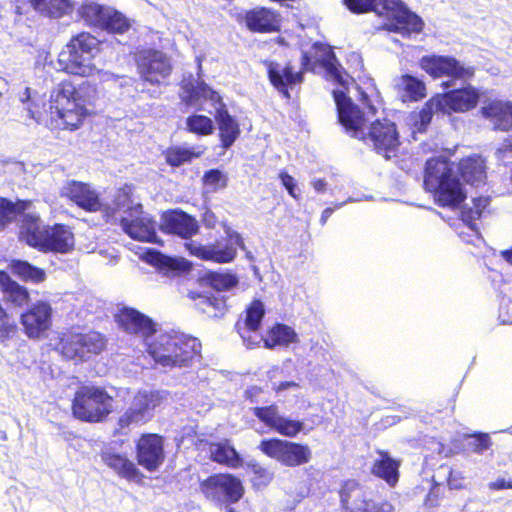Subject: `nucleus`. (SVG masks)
Listing matches in <instances>:
<instances>
[{
  "mask_svg": "<svg viewBox=\"0 0 512 512\" xmlns=\"http://www.w3.org/2000/svg\"><path fill=\"white\" fill-rule=\"evenodd\" d=\"M146 352L158 366L185 369L202 358V343L193 336L164 332L146 343Z\"/></svg>",
  "mask_w": 512,
  "mask_h": 512,
  "instance_id": "obj_1",
  "label": "nucleus"
},
{
  "mask_svg": "<svg viewBox=\"0 0 512 512\" xmlns=\"http://www.w3.org/2000/svg\"><path fill=\"white\" fill-rule=\"evenodd\" d=\"M423 183L440 207L456 209L466 199L463 185L455 175L454 163L447 158L432 157L426 161Z\"/></svg>",
  "mask_w": 512,
  "mask_h": 512,
  "instance_id": "obj_2",
  "label": "nucleus"
},
{
  "mask_svg": "<svg viewBox=\"0 0 512 512\" xmlns=\"http://www.w3.org/2000/svg\"><path fill=\"white\" fill-rule=\"evenodd\" d=\"M40 217L26 214L22 217L21 238L25 243L42 253L65 254L74 249V233L64 223L39 226Z\"/></svg>",
  "mask_w": 512,
  "mask_h": 512,
  "instance_id": "obj_3",
  "label": "nucleus"
},
{
  "mask_svg": "<svg viewBox=\"0 0 512 512\" xmlns=\"http://www.w3.org/2000/svg\"><path fill=\"white\" fill-rule=\"evenodd\" d=\"M102 44L88 31L72 36L58 55L60 70L80 77L93 75L97 70L93 61L101 53Z\"/></svg>",
  "mask_w": 512,
  "mask_h": 512,
  "instance_id": "obj_4",
  "label": "nucleus"
},
{
  "mask_svg": "<svg viewBox=\"0 0 512 512\" xmlns=\"http://www.w3.org/2000/svg\"><path fill=\"white\" fill-rule=\"evenodd\" d=\"M114 403V397L103 386L81 384L73 394L71 411L81 422L102 423L114 411Z\"/></svg>",
  "mask_w": 512,
  "mask_h": 512,
  "instance_id": "obj_5",
  "label": "nucleus"
},
{
  "mask_svg": "<svg viewBox=\"0 0 512 512\" xmlns=\"http://www.w3.org/2000/svg\"><path fill=\"white\" fill-rule=\"evenodd\" d=\"M80 100L81 95L75 84L70 80L61 81L51 100V118L59 120L62 129H79L89 115L87 108L79 103Z\"/></svg>",
  "mask_w": 512,
  "mask_h": 512,
  "instance_id": "obj_6",
  "label": "nucleus"
},
{
  "mask_svg": "<svg viewBox=\"0 0 512 512\" xmlns=\"http://www.w3.org/2000/svg\"><path fill=\"white\" fill-rule=\"evenodd\" d=\"M340 512H395L387 498L371 497L362 483L348 478L338 488Z\"/></svg>",
  "mask_w": 512,
  "mask_h": 512,
  "instance_id": "obj_7",
  "label": "nucleus"
},
{
  "mask_svg": "<svg viewBox=\"0 0 512 512\" xmlns=\"http://www.w3.org/2000/svg\"><path fill=\"white\" fill-rule=\"evenodd\" d=\"M163 397L158 391L137 392L128 408L117 418L115 435H126L132 427L144 426L149 423L160 406Z\"/></svg>",
  "mask_w": 512,
  "mask_h": 512,
  "instance_id": "obj_8",
  "label": "nucleus"
},
{
  "mask_svg": "<svg viewBox=\"0 0 512 512\" xmlns=\"http://www.w3.org/2000/svg\"><path fill=\"white\" fill-rule=\"evenodd\" d=\"M78 16L88 27L109 34L123 35L131 28L129 18L121 11L93 1L83 2L78 8Z\"/></svg>",
  "mask_w": 512,
  "mask_h": 512,
  "instance_id": "obj_9",
  "label": "nucleus"
},
{
  "mask_svg": "<svg viewBox=\"0 0 512 512\" xmlns=\"http://www.w3.org/2000/svg\"><path fill=\"white\" fill-rule=\"evenodd\" d=\"M204 498L214 504H236L245 494L240 478L228 472L213 473L199 482Z\"/></svg>",
  "mask_w": 512,
  "mask_h": 512,
  "instance_id": "obj_10",
  "label": "nucleus"
},
{
  "mask_svg": "<svg viewBox=\"0 0 512 512\" xmlns=\"http://www.w3.org/2000/svg\"><path fill=\"white\" fill-rule=\"evenodd\" d=\"M361 141L386 160L397 157L402 144L396 123L388 118L372 121Z\"/></svg>",
  "mask_w": 512,
  "mask_h": 512,
  "instance_id": "obj_11",
  "label": "nucleus"
},
{
  "mask_svg": "<svg viewBox=\"0 0 512 512\" xmlns=\"http://www.w3.org/2000/svg\"><path fill=\"white\" fill-rule=\"evenodd\" d=\"M258 448L264 455L285 467H299L312 459V450L308 444L277 437L261 440Z\"/></svg>",
  "mask_w": 512,
  "mask_h": 512,
  "instance_id": "obj_12",
  "label": "nucleus"
},
{
  "mask_svg": "<svg viewBox=\"0 0 512 512\" xmlns=\"http://www.w3.org/2000/svg\"><path fill=\"white\" fill-rule=\"evenodd\" d=\"M242 238L238 233L216 239L213 243L202 244L197 240L184 243L188 254L202 261L226 264L234 261L237 255V245H242Z\"/></svg>",
  "mask_w": 512,
  "mask_h": 512,
  "instance_id": "obj_13",
  "label": "nucleus"
},
{
  "mask_svg": "<svg viewBox=\"0 0 512 512\" xmlns=\"http://www.w3.org/2000/svg\"><path fill=\"white\" fill-rule=\"evenodd\" d=\"M419 67L433 79L447 77L451 81H469L475 75V68L465 66L452 55H424L419 59Z\"/></svg>",
  "mask_w": 512,
  "mask_h": 512,
  "instance_id": "obj_14",
  "label": "nucleus"
},
{
  "mask_svg": "<svg viewBox=\"0 0 512 512\" xmlns=\"http://www.w3.org/2000/svg\"><path fill=\"white\" fill-rule=\"evenodd\" d=\"M140 80L155 87L168 83L173 66L170 58L161 50L145 49L136 58Z\"/></svg>",
  "mask_w": 512,
  "mask_h": 512,
  "instance_id": "obj_15",
  "label": "nucleus"
},
{
  "mask_svg": "<svg viewBox=\"0 0 512 512\" xmlns=\"http://www.w3.org/2000/svg\"><path fill=\"white\" fill-rule=\"evenodd\" d=\"M333 96L337 106L339 123L347 134L361 141L372 121L365 116L364 112L352 102L345 92L334 90Z\"/></svg>",
  "mask_w": 512,
  "mask_h": 512,
  "instance_id": "obj_16",
  "label": "nucleus"
},
{
  "mask_svg": "<svg viewBox=\"0 0 512 512\" xmlns=\"http://www.w3.org/2000/svg\"><path fill=\"white\" fill-rule=\"evenodd\" d=\"M137 465L147 472L158 471L166 460L165 438L163 435L145 432L135 440Z\"/></svg>",
  "mask_w": 512,
  "mask_h": 512,
  "instance_id": "obj_17",
  "label": "nucleus"
},
{
  "mask_svg": "<svg viewBox=\"0 0 512 512\" xmlns=\"http://www.w3.org/2000/svg\"><path fill=\"white\" fill-rule=\"evenodd\" d=\"M19 320L29 339H41L52 327L53 308L48 301L37 300L20 314Z\"/></svg>",
  "mask_w": 512,
  "mask_h": 512,
  "instance_id": "obj_18",
  "label": "nucleus"
},
{
  "mask_svg": "<svg viewBox=\"0 0 512 512\" xmlns=\"http://www.w3.org/2000/svg\"><path fill=\"white\" fill-rule=\"evenodd\" d=\"M118 328L128 335L141 338L145 344L157 332V323L136 308L124 306L114 314Z\"/></svg>",
  "mask_w": 512,
  "mask_h": 512,
  "instance_id": "obj_19",
  "label": "nucleus"
},
{
  "mask_svg": "<svg viewBox=\"0 0 512 512\" xmlns=\"http://www.w3.org/2000/svg\"><path fill=\"white\" fill-rule=\"evenodd\" d=\"M60 196L88 213L102 211L104 207L100 193L88 182L68 180L61 188Z\"/></svg>",
  "mask_w": 512,
  "mask_h": 512,
  "instance_id": "obj_20",
  "label": "nucleus"
},
{
  "mask_svg": "<svg viewBox=\"0 0 512 512\" xmlns=\"http://www.w3.org/2000/svg\"><path fill=\"white\" fill-rule=\"evenodd\" d=\"M437 111L443 115L452 113H465L473 110L480 98L478 90L467 85L462 88L452 89L447 92L436 94Z\"/></svg>",
  "mask_w": 512,
  "mask_h": 512,
  "instance_id": "obj_21",
  "label": "nucleus"
},
{
  "mask_svg": "<svg viewBox=\"0 0 512 512\" xmlns=\"http://www.w3.org/2000/svg\"><path fill=\"white\" fill-rule=\"evenodd\" d=\"M262 63L270 84L287 100L291 98L290 90L304 82L303 70H295L291 62L283 66L274 60H264Z\"/></svg>",
  "mask_w": 512,
  "mask_h": 512,
  "instance_id": "obj_22",
  "label": "nucleus"
},
{
  "mask_svg": "<svg viewBox=\"0 0 512 512\" xmlns=\"http://www.w3.org/2000/svg\"><path fill=\"white\" fill-rule=\"evenodd\" d=\"M242 23L252 33H278L282 28V16L271 7L256 6L244 12Z\"/></svg>",
  "mask_w": 512,
  "mask_h": 512,
  "instance_id": "obj_23",
  "label": "nucleus"
},
{
  "mask_svg": "<svg viewBox=\"0 0 512 512\" xmlns=\"http://www.w3.org/2000/svg\"><path fill=\"white\" fill-rule=\"evenodd\" d=\"M159 227L164 234L178 236L187 241L192 240L200 228L194 216L179 208L163 212Z\"/></svg>",
  "mask_w": 512,
  "mask_h": 512,
  "instance_id": "obj_24",
  "label": "nucleus"
},
{
  "mask_svg": "<svg viewBox=\"0 0 512 512\" xmlns=\"http://www.w3.org/2000/svg\"><path fill=\"white\" fill-rule=\"evenodd\" d=\"M142 209L141 204L132 207L131 210L135 211L137 215L132 219L122 218L120 224L130 238L141 242L155 243L157 241L156 222Z\"/></svg>",
  "mask_w": 512,
  "mask_h": 512,
  "instance_id": "obj_25",
  "label": "nucleus"
},
{
  "mask_svg": "<svg viewBox=\"0 0 512 512\" xmlns=\"http://www.w3.org/2000/svg\"><path fill=\"white\" fill-rule=\"evenodd\" d=\"M100 458L119 478L139 485L143 484L144 473L139 469L137 462H133L125 453L105 450L100 452Z\"/></svg>",
  "mask_w": 512,
  "mask_h": 512,
  "instance_id": "obj_26",
  "label": "nucleus"
},
{
  "mask_svg": "<svg viewBox=\"0 0 512 512\" xmlns=\"http://www.w3.org/2000/svg\"><path fill=\"white\" fill-rule=\"evenodd\" d=\"M142 258L161 274L168 277H179L192 270V263L187 259L167 256L153 248H147Z\"/></svg>",
  "mask_w": 512,
  "mask_h": 512,
  "instance_id": "obj_27",
  "label": "nucleus"
},
{
  "mask_svg": "<svg viewBox=\"0 0 512 512\" xmlns=\"http://www.w3.org/2000/svg\"><path fill=\"white\" fill-rule=\"evenodd\" d=\"M480 113L494 130L512 132V101L490 100L481 107Z\"/></svg>",
  "mask_w": 512,
  "mask_h": 512,
  "instance_id": "obj_28",
  "label": "nucleus"
},
{
  "mask_svg": "<svg viewBox=\"0 0 512 512\" xmlns=\"http://www.w3.org/2000/svg\"><path fill=\"white\" fill-rule=\"evenodd\" d=\"M214 119L218 128L220 147L227 150L240 137V124L237 119L229 113L227 106L217 107Z\"/></svg>",
  "mask_w": 512,
  "mask_h": 512,
  "instance_id": "obj_29",
  "label": "nucleus"
},
{
  "mask_svg": "<svg viewBox=\"0 0 512 512\" xmlns=\"http://www.w3.org/2000/svg\"><path fill=\"white\" fill-rule=\"evenodd\" d=\"M378 458H376L371 467V474L383 480L389 487H395L400 478L401 462L391 457L388 451L377 450Z\"/></svg>",
  "mask_w": 512,
  "mask_h": 512,
  "instance_id": "obj_30",
  "label": "nucleus"
},
{
  "mask_svg": "<svg viewBox=\"0 0 512 512\" xmlns=\"http://www.w3.org/2000/svg\"><path fill=\"white\" fill-rule=\"evenodd\" d=\"M0 291L6 303L17 308L27 306L31 300L28 288L13 280L4 270H0Z\"/></svg>",
  "mask_w": 512,
  "mask_h": 512,
  "instance_id": "obj_31",
  "label": "nucleus"
},
{
  "mask_svg": "<svg viewBox=\"0 0 512 512\" xmlns=\"http://www.w3.org/2000/svg\"><path fill=\"white\" fill-rule=\"evenodd\" d=\"M55 350L67 360L85 361L81 332L74 329H67L59 334Z\"/></svg>",
  "mask_w": 512,
  "mask_h": 512,
  "instance_id": "obj_32",
  "label": "nucleus"
},
{
  "mask_svg": "<svg viewBox=\"0 0 512 512\" xmlns=\"http://www.w3.org/2000/svg\"><path fill=\"white\" fill-rule=\"evenodd\" d=\"M32 206V200L17 199L12 201L6 197H0V231L5 230L9 225L16 222L20 217V232L22 231V217Z\"/></svg>",
  "mask_w": 512,
  "mask_h": 512,
  "instance_id": "obj_33",
  "label": "nucleus"
},
{
  "mask_svg": "<svg viewBox=\"0 0 512 512\" xmlns=\"http://www.w3.org/2000/svg\"><path fill=\"white\" fill-rule=\"evenodd\" d=\"M458 171L461 177L470 184L484 183L487 178L486 161L478 154H472L460 159Z\"/></svg>",
  "mask_w": 512,
  "mask_h": 512,
  "instance_id": "obj_34",
  "label": "nucleus"
},
{
  "mask_svg": "<svg viewBox=\"0 0 512 512\" xmlns=\"http://www.w3.org/2000/svg\"><path fill=\"white\" fill-rule=\"evenodd\" d=\"M342 4L352 14L375 12L378 15H384L395 10L397 0H342Z\"/></svg>",
  "mask_w": 512,
  "mask_h": 512,
  "instance_id": "obj_35",
  "label": "nucleus"
},
{
  "mask_svg": "<svg viewBox=\"0 0 512 512\" xmlns=\"http://www.w3.org/2000/svg\"><path fill=\"white\" fill-rule=\"evenodd\" d=\"M211 461L230 468H240L243 459L228 440L209 443Z\"/></svg>",
  "mask_w": 512,
  "mask_h": 512,
  "instance_id": "obj_36",
  "label": "nucleus"
},
{
  "mask_svg": "<svg viewBox=\"0 0 512 512\" xmlns=\"http://www.w3.org/2000/svg\"><path fill=\"white\" fill-rule=\"evenodd\" d=\"M298 341L296 332L288 325L282 323L274 324L263 338L264 347L273 349L277 346H288Z\"/></svg>",
  "mask_w": 512,
  "mask_h": 512,
  "instance_id": "obj_37",
  "label": "nucleus"
},
{
  "mask_svg": "<svg viewBox=\"0 0 512 512\" xmlns=\"http://www.w3.org/2000/svg\"><path fill=\"white\" fill-rule=\"evenodd\" d=\"M398 90L403 101L418 102L427 95L424 81L410 74L401 75Z\"/></svg>",
  "mask_w": 512,
  "mask_h": 512,
  "instance_id": "obj_38",
  "label": "nucleus"
},
{
  "mask_svg": "<svg viewBox=\"0 0 512 512\" xmlns=\"http://www.w3.org/2000/svg\"><path fill=\"white\" fill-rule=\"evenodd\" d=\"M9 268L12 274L23 282L39 284L46 280V272L44 269L25 260L13 259L10 261Z\"/></svg>",
  "mask_w": 512,
  "mask_h": 512,
  "instance_id": "obj_39",
  "label": "nucleus"
},
{
  "mask_svg": "<svg viewBox=\"0 0 512 512\" xmlns=\"http://www.w3.org/2000/svg\"><path fill=\"white\" fill-rule=\"evenodd\" d=\"M204 150V148L195 150V148L171 145L162 152V155L167 165L172 168H178L186 163H190L193 159L201 157Z\"/></svg>",
  "mask_w": 512,
  "mask_h": 512,
  "instance_id": "obj_40",
  "label": "nucleus"
},
{
  "mask_svg": "<svg viewBox=\"0 0 512 512\" xmlns=\"http://www.w3.org/2000/svg\"><path fill=\"white\" fill-rule=\"evenodd\" d=\"M201 280L206 286L218 292L228 291L239 284L237 275L229 271L209 270L203 274Z\"/></svg>",
  "mask_w": 512,
  "mask_h": 512,
  "instance_id": "obj_41",
  "label": "nucleus"
},
{
  "mask_svg": "<svg viewBox=\"0 0 512 512\" xmlns=\"http://www.w3.org/2000/svg\"><path fill=\"white\" fill-rule=\"evenodd\" d=\"M81 341L85 361L107 349L108 337L96 330L81 332Z\"/></svg>",
  "mask_w": 512,
  "mask_h": 512,
  "instance_id": "obj_42",
  "label": "nucleus"
},
{
  "mask_svg": "<svg viewBox=\"0 0 512 512\" xmlns=\"http://www.w3.org/2000/svg\"><path fill=\"white\" fill-rule=\"evenodd\" d=\"M29 3L39 14L58 19L71 10L70 0H29Z\"/></svg>",
  "mask_w": 512,
  "mask_h": 512,
  "instance_id": "obj_43",
  "label": "nucleus"
},
{
  "mask_svg": "<svg viewBox=\"0 0 512 512\" xmlns=\"http://www.w3.org/2000/svg\"><path fill=\"white\" fill-rule=\"evenodd\" d=\"M434 112H438L435 95L431 97L429 100H427L422 106V108L412 116L413 128L417 132H425L432 121Z\"/></svg>",
  "mask_w": 512,
  "mask_h": 512,
  "instance_id": "obj_44",
  "label": "nucleus"
},
{
  "mask_svg": "<svg viewBox=\"0 0 512 512\" xmlns=\"http://www.w3.org/2000/svg\"><path fill=\"white\" fill-rule=\"evenodd\" d=\"M265 316L264 304L260 299H254L245 309L244 325L250 332L260 329Z\"/></svg>",
  "mask_w": 512,
  "mask_h": 512,
  "instance_id": "obj_45",
  "label": "nucleus"
},
{
  "mask_svg": "<svg viewBox=\"0 0 512 512\" xmlns=\"http://www.w3.org/2000/svg\"><path fill=\"white\" fill-rule=\"evenodd\" d=\"M186 129L190 133L207 136L213 133L214 126L210 117L203 114H192L186 118Z\"/></svg>",
  "mask_w": 512,
  "mask_h": 512,
  "instance_id": "obj_46",
  "label": "nucleus"
},
{
  "mask_svg": "<svg viewBox=\"0 0 512 512\" xmlns=\"http://www.w3.org/2000/svg\"><path fill=\"white\" fill-rule=\"evenodd\" d=\"M201 181L203 186L209 187L213 191H219L228 186L229 177L222 170L213 168L204 172Z\"/></svg>",
  "mask_w": 512,
  "mask_h": 512,
  "instance_id": "obj_47",
  "label": "nucleus"
},
{
  "mask_svg": "<svg viewBox=\"0 0 512 512\" xmlns=\"http://www.w3.org/2000/svg\"><path fill=\"white\" fill-rule=\"evenodd\" d=\"M252 413L260 422L272 430L276 426L277 421L281 416L279 414V408L276 404L254 407L252 409Z\"/></svg>",
  "mask_w": 512,
  "mask_h": 512,
  "instance_id": "obj_48",
  "label": "nucleus"
},
{
  "mask_svg": "<svg viewBox=\"0 0 512 512\" xmlns=\"http://www.w3.org/2000/svg\"><path fill=\"white\" fill-rule=\"evenodd\" d=\"M304 430V422L301 420H294L290 419L288 417L280 416L279 420L277 421L276 426L274 427L273 431L277 432L278 434L294 438L296 437L300 432Z\"/></svg>",
  "mask_w": 512,
  "mask_h": 512,
  "instance_id": "obj_49",
  "label": "nucleus"
},
{
  "mask_svg": "<svg viewBox=\"0 0 512 512\" xmlns=\"http://www.w3.org/2000/svg\"><path fill=\"white\" fill-rule=\"evenodd\" d=\"M490 198L479 196L473 199V207H465L461 212L463 221L472 223L481 218L484 210L488 207Z\"/></svg>",
  "mask_w": 512,
  "mask_h": 512,
  "instance_id": "obj_50",
  "label": "nucleus"
},
{
  "mask_svg": "<svg viewBox=\"0 0 512 512\" xmlns=\"http://www.w3.org/2000/svg\"><path fill=\"white\" fill-rule=\"evenodd\" d=\"M247 468L252 473L251 482L253 487H266L273 480V473L258 462H250Z\"/></svg>",
  "mask_w": 512,
  "mask_h": 512,
  "instance_id": "obj_51",
  "label": "nucleus"
},
{
  "mask_svg": "<svg viewBox=\"0 0 512 512\" xmlns=\"http://www.w3.org/2000/svg\"><path fill=\"white\" fill-rule=\"evenodd\" d=\"M321 66L324 68L328 78H330L333 82L346 87V73L341 69V65L338 63L334 54H332L330 59L323 60L321 62Z\"/></svg>",
  "mask_w": 512,
  "mask_h": 512,
  "instance_id": "obj_52",
  "label": "nucleus"
},
{
  "mask_svg": "<svg viewBox=\"0 0 512 512\" xmlns=\"http://www.w3.org/2000/svg\"><path fill=\"white\" fill-rule=\"evenodd\" d=\"M445 486L431 478V485L426 494L423 505L427 508H435L440 505L441 500L444 498Z\"/></svg>",
  "mask_w": 512,
  "mask_h": 512,
  "instance_id": "obj_53",
  "label": "nucleus"
},
{
  "mask_svg": "<svg viewBox=\"0 0 512 512\" xmlns=\"http://www.w3.org/2000/svg\"><path fill=\"white\" fill-rule=\"evenodd\" d=\"M185 97L184 102L188 105H194L201 99H204L207 84L205 82H197L196 84L188 83L184 86Z\"/></svg>",
  "mask_w": 512,
  "mask_h": 512,
  "instance_id": "obj_54",
  "label": "nucleus"
},
{
  "mask_svg": "<svg viewBox=\"0 0 512 512\" xmlns=\"http://www.w3.org/2000/svg\"><path fill=\"white\" fill-rule=\"evenodd\" d=\"M470 438L469 449L476 454H483L492 445L491 438L487 433H476Z\"/></svg>",
  "mask_w": 512,
  "mask_h": 512,
  "instance_id": "obj_55",
  "label": "nucleus"
},
{
  "mask_svg": "<svg viewBox=\"0 0 512 512\" xmlns=\"http://www.w3.org/2000/svg\"><path fill=\"white\" fill-rule=\"evenodd\" d=\"M279 179L281 180V183L283 187L287 190L288 194L294 198L295 200L299 199V194L296 192V181L293 176H291L286 171H281L278 174Z\"/></svg>",
  "mask_w": 512,
  "mask_h": 512,
  "instance_id": "obj_56",
  "label": "nucleus"
},
{
  "mask_svg": "<svg viewBox=\"0 0 512 512\" xmlns=\"http://www.w3.org/2000/svg\"><path fill=\"white\" fill-rule=\"evenodd\" d=\"M465 478L461 475L460 472L454 471L450 469L448 477H447V483L450 489L459 490L465 487Z\"/></svg>",
  "mask_w": 512,
  "mask_h": 512,
  "instance_id": "obj_57",
  "label": "nucleus"
},
{
  "mask_svg": "<svg viewBox=\"0 0 512 512\" xmlns=\"http://www.w3.org/2000/svg\"><path fill=\"white\" fill-rule=\"evenodd\" d=\"M117 206H126L132 203V189L129 186L118 189L115 199Z\"/></svg>",
  "mask_w": 512,
  "mask_h": 512,
  "instance_id": "obj_58",
  "label": "nucleus"
},
{
  "mask_svg": "<svg viewBox=\"0 0 512 512\" xmlns=\"http://www.w3.org/2000/svg\"><path fill=\"white\" fill-rule=\"evenodd\" d=\"M203 304H205L208 307H212L216 311L221 312L224 310L226 306V300L224 297L211 295L204 297Z\"/></svg>",
  "mask_w": 512,
  "mask_h": 512,
  "instance_id": "obj_59",
  "label": "nucleus"
},
{
  "mask_svg": "<svg viewBox=\"0 0 512 512\" xmlns=\"http://www.w3.org/2000/svg\"><path fill=\"white\" fill-rule=\"evenodd\" d=\"M489 489L493 491H499L504 489H512V478H497L495 481H492L488 484Z\"/></svg>",
  "mask_w": 512,
  "mask_h": 512,
  "instance_id": "obj_60",
  "label": "nucleus"
},
{
  "mask_svg": "<svg viewBox=\"0 0 512 512\" xmlns=\"http://www.w3.org/2000/svg\"><path fill=\"white\" fill-rule=\"evenodd\" d=\"M204 99H208L212 104H217L219 107L226 106L221 95L208 85L207 91H205Z\"/></svg>",
  "mask_w": 512,
  "mask_h": 512,
  "instance_id": "obj_61",
  "label": "nucleus"
},
{
  "mask_svg": "<svg viewBox=\"0 0 512 512\" xmlns=\"http://www.w3.org/2000/svg\"><path fill=\"white\" fill-rule=\"evenodd\" d=\"M263 393V389L259 386H250L244 392V397L251 403L258 401V396Z\"/></svg>",
  "mask_w": 512,
  "mask_h": 512,
  "instance_id": "obj_62",
  "label": "nucleus"
},
{
  "mask_svg": "<svg viewBox=\"0 0 512 512\" xmlns=\"http://www.w3.org/2000/svg\"><path fill=\"white\" fill-rule=\"evenodd\" d=\"M502 156L512 153V137L506 138L498 149Z\"/></svg>",
  "mask_w": 512,
  "mask_h": 512,
  "instance_id": "obj_63",
  "label": "nucleus"
},
{
  "mask_svg": "<svg viewBox=\"0 0 512 512\" xmlns=\"http://www.w3.org/2000/svg\"><path fill=\"white\" fill-rule=\"evenodd\" d=\"M311 185L317 192H324L327 188V182L322 178L314 179Z\"/></svg>",
  "mask_w": 512,
  "mask_h": 512,
  "instance_id": "obj_64",
  "label": "nucleus"
}]
</instances>
